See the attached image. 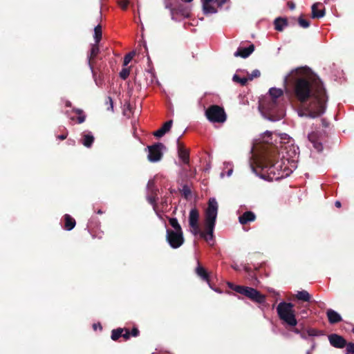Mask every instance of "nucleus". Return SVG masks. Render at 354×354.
Instances as JSON below:
<instances>
[{"label":"nucleus","instance_id":"nucleus-14","mask_svg":"<svg viewBox=\"0 0 354 354\" xmlns=\"http://www.w3.org/2000/svg\"><path fill=\"white\" fill-rule=\"evenodd\" d=\"M177 149L180 159L182 160L183 163L188 165L189 163V151L185 147V145L180 142L179 139L177 140Z\"/></svg>","mask_w":354,"mask_h":354},{"label":"nucleus","instance_id":"nucleus-49","mask_svg":"<svg viewBox=\"0 0 354 354\" xmlns=\"http://www.w3.org/2000/svg\"><path fill=\"white\" fill-rule=\"evenodd\" d=\"M308 333L310 336H315L317 334V330L315 329H310L308 331Z\"/></svg>","mask_w":354,"mask_h":354},{"label":"nucleus","instance_id":"nucleus-33","mask_svg":"<svg viewBox=\"0 0 354 354\" xmlns=\"http://www.w3.org/2000/svg\"><path fill=\"white\" fill-rule=\"evenodd\" d=\"M147 189L150 194H158V189L156 188L155 185V182L152 180H149L147 183Z\"/></svg>","mask_w":354,"mask_h":354},{"label":"nucleus","instance_id":"nucleus-60","mask_svg":"<svg viewBox=\"0 0 354 354\" xmlns=\"http://www.w3.org/2000/svg\"><path fill=\"white\" fill-rule=\"evenodd\" d=\"M295 332L296 333H299V330H298V329H295Z\"/></svg>","mask_w":354,"mask_h":354},{"label":"nucleus","instance_id":"nucleus-15","mask_svg":"<svg viewBox=\"0 0 354 354\" xmlns=\"http://www.w3.org/2000/svg\"><path fill=\"white\" fill-rule=\"evenodd\" d=\"M95 64L93 65V67L91 65H88L91 72L93 77H95L98 75L99 80H100L102 77V68L104 66V63L102 62V58H100L98 59H95Z\"/></svg>","mask_w":354,"mask_h":354},{"label":"nucleus","instance_id":"nucleus-7","mask_svg":"<svg viewBox=\"0 0 354 354\" xmlns=\"http://www.w3.org/2000/svg\"><path fill=\"white\" fill-rule=\"evenodd\" d=\"M205 116L212 122L223 123L227 115L223 107L218 105H211L205 111Z\"/></svg>","mask_w":354,"mask_h":354},{"label":"nucleus","instance_id":"nucleus-32","mask_svg":"<svg viewBox=\"0 0 354 354\" xmlns=\"http://www.w3.org/2000/svg\"><path fill=\"white\" fill-rule=\"evenodd\" d=\"M232 80L240 84L241 86H245L248 82V79L247 77H240L238 75H234L232 77Z\"/></svg>","mask_w":354,"mask_h":354},{"label":"nucleus","instance_id":"nucleus-53","mask_svg":"<svg viewBox=\"0 0 354 354\" xmlns=\"http://www.w3.org/2000/svg\"><path fill=\"white\" fill-rule=\"evenodd\" d=\"M335 206L337 208H340L342 207V203L339 201H336L335 202Z\"/></svg>","mask_w":354,"mask_h":354},{"label":"nucleus","instance_id":"nucleus-51","mask_svg":"<svg viewBox=\"0 0 354 354\" xmlns=\"http://www.w3.org/2000/svg\"><path fill=\"white\" fill-rule=\"evenodd\" d=\"M67 136H68V133H64L62 135L58 136L57 138L59 139V140H65L67 138Z\"/></svg>","mask_w":354,"mask_h":354},{"label":"nucleus","instance_id":"nucleus-35","mask_svg":"<svg viewBox=\"0 0 354 354\" xmlns=\"http://www.w3.org/2000/svg\"><path fill=\"white\" fill-rule=\"evenodd\" d=\"M135 55L136 53L134 51L130 52L128 54H127L124 57L123 66H127L129 63L132 60Z\"/></svg>","mask_w":354,"mask_h":354},{"label":"nucleus","instance_id":"nucleus-63","mask_svg":"<svg viewBox=\"0 0 354 354\" xmlns=\"http://www.w3.org/2000/svg\"><path fill=\"white\" fill-rule=\"evenodd\" d=\"M254 281H258V280L256 277H254Z\"/></svg>","mask_w":354,"mask_h":354},{"label":"nucleus","instance_id":"nucleus-9","mask_svg":"<svg viewBox=\"0 0 354 354\" xmlns=\"http://www.w3.org/2000/svg\"><path fill=\"white\" fill-rule=\"evenodd\" d=\"M149 150L148 159L150 162H158L162 158V149L164 148V145L161 142H157L152 145L147 147Z\"/></svg>","mask_w":354,"mask_h":354},{"label":"nucleus","instance_id":"nucleus-4","mask_svg":"<svg viewBox=\"0 0 354 354\" xmlns=\"http://www.w3.org/2000/svg\"><path fill=\"white\" fill-rule=\"evenodd\" d=\"M277 312L279 318L287 325L295 326L297 324L293 304L281 301L277 307Z\"/></svg>","mask_w":354,"mask_h":354},{"label":"nucleus","instance_id":"nucleus-57","mask_svg":"<svg viewBox=\"0 0 354 354\" xmlns=\"http://www.w3.org/2000/svg\"><path fill=\"white\" fill-rule=\"evenodd\" d=\"M286 136H287V134H286V133L282 134L281 138V139H286Z\"/></svg>","mask_w":354,"mask_h":354},{"label":"nucleus","instance_id":"nucleus-58","mask_svg":"<svg viewBox=\"0 0 354 354\" xmlns=\"http://www.w3.org/2000/svg\"><path fill=\"white\" fill-rule=\"evenodd\" d=\"M97 214H103V212H102L101 209H98V210L97 211Z\"/></svg>","mask_w":354,"mask_h":354},{"label":"nucleus","instance_id":"nucleus-31","mask_svg":"<svg viewBox=\"0 0 354 354\" xmlns=\"http://www.w3.org/2000/svg\"><path fill=\"white\" fill-rule=\"evenodd\" d=\"M180 192L182 196H183L186 199H188L191 196L192 191L187 185H184Z\"/></svg>","mask_w":354,"mask_h":354},{"label":"nucleus","instance_id":"nucleus-59","mask_svg":"<svg viewBox=\"0 0 354 354\" xmlns=\"http://www.w3.org/2000/svg\"><path fill=\"white\" fill-rule=\"evenodd\" d=\"M192 1L193 0H185V2H188V3H189V2Z\"/></svg>","mask_w":354,"mask_h":354},{"label":"nucleus","instance_id":"nucleus-56","mask_svg":"<svg viewBox=\"0 0 354 354\" xmlns=\"http://www.w3.org/2000/svg\"><path fill=\"white\" fill-rule=\"evenodd\" d=\"M66 106H68V107H71V102L70 101H66Z\"/></svg>","mask_w":354,"mask_h":354},{"label":"nucleus","instance_id":"nucleus-8","mask_svg":"<svg viewBox=\"0 0 354 354\" xmlns=\"http://www.w3.org/2000/svg\"><path fill=\"white\" fill-rule=\"evenodd\" d=\"M166 239L169 245L174 249L180 248L184 243L183 231L167 230Z\"/></svg>","mask_w":354,"mask_h":354},{"label":"nucleus","instance_id":"nucleus-64","mask_svg":"<svg viewBox=\"0 0 354 354\" xmlns=\"http://www.w3.org/2000/svg\"><path fill=\"white\" fill-rule=\"evenodd\" d=\"M352 332L354 333V327L352 328Z\"/></svg>","mask_w":354,"mask_h":354},{"label":"nucleus","instance_id":"nucleus-1","mask_svg":"<svg viewBox=\"0 0 354 354\" xmlns=\"http://www.w3.org/2000/svg\"><path fill=\"white\" fill-rule=\"evenodd\" d=\"M286 84H293L294 97L301 104L310 100L303 115L315 118L325 111L327 96L323 82L308 67L292 70L284 78Z\"/></svg>","mask_w":354,"mask_h":354},{"label":"nucleus","instance_id":"nucleus-61","mask_svg":"<svg viewBox=\"0 0 354 354\" xmlns=\"http://www.w3.org/2000/svg\"><path fill=\"white\" fill-rule=\"evenodd\" d=\"M93 328H94V329H96V328H97V325H96L95 324H93Z\"/></svg>","mask_w":354,"mask_h":354},{"label":"nucleus","instance_id":"nucleus-29","mask_svg":"<svg viewBox=\"0 0 354 354\" xmlns=\"http://www.w3.org/2000/svg\"><path fill=\"white\" fill-rule=\"evenodd\" d=\"M102 27L100 25H97L94 28V40L96 43H100L102 39Z\"/></svg>","mask_w":354,"mask_h":354},{"label":"nucleus","instance_id":"nucleus-37","mask_svg":"<svg viewBox=\"0 0 354 354\" xmlns=\"http://www.w3.org/2000/svg\"><path fill=\"white\" fill-rule=\"evenodd\" d=\"M298 23H299V25L303 28H307L309 27L310 26V22L309 21L303 18L302 16H300L298 19Z\"/></svg>","mask_w":354,"mask_h":354},{"label":"nucleus","instance_id":"nucleus-16","mask_svg":"<svg viewBox=\"0 0 354 354\" xmlns=\"http://www.w3.org/2000/svg\"><path fill=\"white\" fill-rule=\"evenodd\" d=\"M197 267L195 269V273L197 274L198 277H199L202 280L206 281L209 287L212 288L211 283H210V277L208 272L203 268L199 261H197Z\"/></svg>","mask_w":354,"mask_h":354},{"label":"nucleus","instance_id":"nucleus-40","mask_svg":"<svg viewBox=\"0 0 354 354\" xmlns=\"http://www.w3.org/2000/svg\"><path fill=\"white\" fill-rule=\"evenodd\" d=\"M86 115L84 113H83L82 115H79L78 117H77V118L71 117V120H76L78 124H82L86 120Z\"/></svg>","mask_w":354,"mask_h":354},{"label":"nucleus","instance_id":"nucleus-6","mask_svg":"<svg viewBox=\"0 0 354 354\" xmlns=\"http://www.w3.org/2000/svg\"><path fill=\"white\" fill-rule=\"evenodd\" d=\"M263 107L268 113L269 119L272 121L279 120L284 116L283 109L278 100L270 99L263 104Z\"/></svg>","mask_w":354,"mask_h":354},{"label":"nucleus","instance_id":"nucleus-36","mask_svg":"<svg viewBox=\"0 0 354 354\" xmlns=\"http://www.w3.org/2000/svg\"><path fill=\"white\" fill-rule=\"evenodd\" d=\"M309 141L313 144L315 142L319 141L320 140L319 133L318 132H312L309 133L308 136Z\"/></svg>","mask_w":354,"mask_h":354},{"label":"nucleus","instance_id":"nucleus-47","mask_svg":"<svg viewBox=\"0 0 354 354\" xmlns=\"http://www.w3.org/2000/svg\"><path fill=\"white\" fill-rule=\"evenodd\" d=\"M106 103H107V104H109V105H110V106H109V107L107 108V109H111L112 110L113 106V101H112V99H111V97H107V99H106Z\"/></svg>","mask_w":354,"mask_h":354},{"label":"nucleus","instance_id":"nucleus-42","mask_svg":"<svg viewBox=\"0 0 354 354\" xmlns=\"http://www.w3.org/2000/svg\"><path fill=\"white\" fill-rule=\"evenodd\" d=\"M313 147L318 151L320 152L323 150V145L320 140L319 141L313 143Z\"/></svg>","mask_w":354,"mask_h":354},{"label":"nucleus","instance_id":"nucleus-24","mask_svg":"<svg viewBox=\"0 0 354 354\" xmlns=\"http://www.w3.org/2000/svg\"><path fill=\"white\" fill-rule=\"evenodd\" d=\"M274 24L277 30L282 31L284 27L288 26V22L286 18L278 17L274 20Z\"/></svg>","mask_w":354,"mask_h":354},{"label":"nucleus","instance_id":"nucleus-2","mask_svg":"<svg viewBox=\"0 0 354 354\" xmlns=\"http://www.w3.org/2000/svg\"><path fill=\"white\" fill-rule=\"evenodd\" d=\"M283 160H276L275 156H263L252 169L264 180H278L289 174V169L286 166L283 167Z\"/></svg>","mask_w":354,"mask_h":354},{"label":"nucleus","instance_id":"nucleus-13","mask_svg":"<svg viewBox=\"0 0 354 354\" xmlns=\"http://www.w3.org/2000/svg\"><path fill=\"white\" fill-rule=\"evenodd\" d=\"M100 53V46L99 43H96L95 41L94 44H92L91 46V49L87 55V60L88 64L91 65L93 67L95 64V59H100L98 57V55Z\"/></svg>","mask_w":354,"mask_h":354},{"label":"nucleus","instance_id":"nucleus-62","mask_svg":"<svg viewBox=\"0 0 354 354\" xmlns=\"http://www.w3.org/2000/svg\"><path fill=\"white\" fill-rule=\"evenodd\" d=\"M232 170H230V171H228V175H230V174L232 173Z\"/></svg>","mask_w":354,"mask_h":354},{"label":"nucleus","instance_id":"nucleus-38","mask_svg":"<svg viewBox=\"0 0 354 354\" xmlns=\"http://www.w3.org/2000/svg\"><path fill=\"white\" fill-rule=\"evenodd\" d=\"M260 71L258 69H255L252 72L251 74L248 75V77L247 79H248V81H252L254 78L259 77H260Z\"/></svg>","mask_w":354,"mask_h":354},{"label":"nucleus","instance_id":"nucleus-44","mask_svg":"<svg viewBox=\"0 0 354 354\" xmlns=\"http://www.w3.org/2000/svg\"><path fill=\"white\" fill-rule=\"evenodd\" d=\"M124 329V331L122 333V337L125 339V340H127L130 338L131 337V335H130V330L129 329L127 328H123Z\"/></svg>","mask_w":354,"mask_h":354},{"label":"nucleus","instance_id":"nucleus-46","mask_svg":"<svg viewBox=\"0 0 354 354\" xmlns=\"http://www.w3.org/2000/svg\"><path fill=\"white\" fill-rule=\"evenodd\" d=\"M93 77L94 81L95 82L97 85H98V86L102 85L103 77H102V79L100 80H99L98 75H96V78H95V77Z\"/></svg>","mask_w":354,"mask_h":354},{"label":"nucleus","instance_id":"nucleus-18","mask_svg":"<svg viewBox=\"0 0 354 354\" xmlns=\"http://www.w3.org/2000/svg\"><path fill=\"white\" fill-rule=\"evenodd\" d=\"M172 120L166 122L161 128L153 132V136L157 138L163 136L166 133L169 132L172 126Z\"/></svg>","mask_w":354,"mask_h":354},{"label":"nucleus","instance_id":"nucleus-50","mask_svg":"<svg viewBox=\"0 0 354 354\" xmlns=\"http://www.w3.org/2000/svg\"><path fill=\"white\" fill-rule=\"evenodd\" d=\"M263 139L265 140V142H269L268 140H266V137H270L272 135V133L270 131H266L264 133Z\"/></svg>","mask_w":354,"mask_h":354},{"label":"nucleus","instance_id":"nucleus-55","mask_svg":"<svg viewBox=\"0 0 354 354\" xmlns=\"http://www.w3.org/2000/svg\"><path fill=\"white\" fill-rule=\"evenodd\" d=\"M277 153H274V154H272V155H268L267 156H275V159L276 160H279V157H277Z\"/></svg>","mask_w":354,"mask_h":354},{"label":"nucleus","instance_id":"nucleus-27","mask_svg":"<svg viewBox=\"0 0 354 354\" xmlns=\"http://www.w3.org/2000/svg\"><path fill=\"white\" fill-rule=\"evenodd\" d=\"M270 99L278 100V98L283 95V91L279 88H272L269 90Z\"/></svg>","mask_w":354,"mask_h":354},{"label":"nucleus","instance_id":"nucleus-52","mask_svg":"<svg viewBox=\"0 0 354 354\" xmlns=\"http://www.w3.org/2000/svg\"><path fill=\"white\" fill-rule=\"evenodd\" d=\"M288 6L289 8L291 9V10H293L295 8V3L293 2H291V1H289L288 3Z\"/></svg>","mask_w":354,"mask_h":354},{"label":"nucleus","instance_id":"nucleus-17","mask_svg":"<svg viewBox=\"0 0 354 354\" xmlns=\"http://www.w3.org/2000/svg\"><path fill=\"white\" fill-rule=\"evenodd\" d=\"M254 50V44H250L247 48L239 47L237 50L234 53L235 57H241L242 58H247L249 57Z\"/></svg>","mask_w":354,"mask_h":354},{"label":"nucleus","instance_id":"nucleus-41","mask_svg":"<svg viewBox=\"0 0 354 354\" xmlns=\"http://www.w3.org/2000/svg\"><path fill=\"white\" fill-rule=\"evenodd\" d=\"M346 354H354V343H348L346 348Z\"/></svg>","mask_w":354,"mask_h":354},{"label":"nucleus","instance_id":"nucleus-28","mask_svg":"<svg viewBox=\"0 0 354 354\" xmlns=\"http://www.w3.org/2000/svg\"><path fill=\"white\" fill-rule=\"evenodd\" d=\"M124 331L123 328H118L116 329H113L111 331V339L113 341H117L120 337H122V333Z\"/></svg>","mask_w":354,"mask_h":354},{"label":"nucleus","instance_id":"nucleus-20","mask_svg":"<svg viewBox=\"0 0 354 354\" xmlns=\"http://www.w3.org/2000/svg\"><path fill=\"white\" fill-rule=\"evenodd\" d=\"M328 322L331 324H337L342 320V317L336 311L328 309L326 312Z\"/></svg>","mask_w":354,"mask_h":354},{"label":"nucleus","instance_id":"nucleus-25","mask_svg":"<svg viewBox=\"0 0 354 354\" xmlns=\"http://www.w3.org/2000/svg\"><path fill=\"white\" fill-rule=\"evenodd\" d=\"M320 3H315L312 6V16L313 18H322L325 15V9L318 10L317 7L321 6Z\"/></svg>","mask_w":354,"mask_h":354},{"label":"nucleus","instance_id":"nucleus-54","mask_svg":"<svg viewBox=\"0 0 354 354\" xmlns=\"http://www.w3.org/2000/svg\"><path fill=\"white\" fill-rule=\"evenodd\" d=\"M322 125L325 127H327L328 125V123L324 119H322Z\"/></svg>","mask_w":354,"mask_h":354},{"label":"nucleus","instance_id":"nucleus-30","mask_svg":"<svg viewBox=\"0 0 354 354\" xmlns=\"http://www.w3.org/2000/svg\"><path fill=\"white\" fill-rule=\"evenodd\" d=\"M169 223L171 225V226L174 229V231H183L182 227L176 218H169Z\"/></svg>","mask_w":354,"mask_h":354},{"label":"nucleus","instance_id":"nucleus-48","mask_svg":"<svg viewBox=\"0 0 354 354\" xmlns=\"http://www.w3.org/2000/svg\"><path fill=\"white\" fill-rule=\"evenodd\" d=\"M73 111L74 113H75L76 114H77L78 115H82V114L84 113V111H83V110H82V109H76V108H75V109H73Z\"/></svg>","mask_w":354,"mask_h":354},{"label":"nucleus","instance_id":"nucleus-21","mask_svg":"<svg viewBox=\"0 0 354 354\" xmlns=\"http://www.w3.org/2000/svg\"><path fill=\"white\" fill-rule=\"evenodd\" d=\"M213 0H202L203 8L205 14L216 13L217 10L212 6L210 5V2ZM225 2V0H222L220 5H222Z\"/></svg>","mask_w":354,"mask_h":354},{"label":"nucleus","instance_id":"nucleus-43","mask_svg":"<svg viewBox=\"0 0 354 354\" xmlns=\"http://www.w3.org/2000/svg\"><path fill=\"white\" fill-rule=\"evenodd\" d=\"M129 0H120L119 1V5L122 10H126L129 6Z\"/></svg>","mask_w":354,"mask_h":354},{"label":"nucleus","instance_id":"nucleus-3","mask_svg":"<svg viewBox=\"0 0 354 354\" xmlns=\"http://www.w3.org/2000/svg\"><path fill=\"white\" fill-rule=\"evenodd\" d=\"M218 203L214 198L209 199L208 205L205 212V230L198 234L204 239L209 244L213 245L210 242H214V230L216 225L218 214Z\"/></svg>","mask_w":354,"mask_h":354},{"label":"nucleus","instance_id":"nucleus-45","mask_svg":"<svg viewBox=\"0 0 354 354\" xmlns=\"http://www.w3.org/2000/svg\"><path fill=\"white\" fill-rule=\"evenodd\" d=\"M139 334H140V331L136 327L133 328L132 330L130 331V335L132 337H138L139 335Z\"/></svg>","mask_w":354,"mask_h":354},{"label":"nucleus","instance_id":"nucleus-19","mask_svg":"<svg viewBox=\"0 0 354 354\" xmlns=\"http://www.w3.org/2000/svg\"><path fill=\"white\" fill-rule=\"evenodd\" d=\"M256 219V216L254 212L247 211L239 217V221L241 224L245 225L249 222L254 221Z\"/></svg>","mask_w":354,"mask_h":354},{"label":"nucleus","instance_id":"nucleus-5","mask_svg":"<svg viewBox=\"0 0 354 354\" xmlns=\"http://www.w3.org/2000/svg\"><path fill=\"white\" fill-rule=\"evenodd\" d=\"M228 287L234 291L245 296L251 301L261 304L266 302V296L259 290L251 287L234 285L232 283H227Z\"/></svg>","mask_w":354,"mask_h":354},{"label":"nucleus","instance_id":"nucleus-23","mask_svg":"<svg viewBox=\"0 0 354 354\" xmlns=\"http://www.w3.org/2000/svg\"><path fill=\"white\" fill-rule=\"evenodd\" d=\"M82 143L86 147H91L94 142V136L91 134V133H82Z\"/></svg>","mask_w":354,"mask_h":354},{"label":"nucleus","instance_id":"nucleus-11","mask_svg":"<svg viewBox=\"0 0 354 354\" xmlns=\"http://www.w3.org/2000/svg\"><path fill=\"white\" fill-rule=\"evenodd\" d=\"M166 8L170 10L172 19H177L178 16L189 17V11L183 4L174 8L171 6V4H167Z\"/></svg>","mask_w":354,"mask_h":354},{"label":"nucleus","instance_id":"nucleus-39","mask_svg":"<svg viewBox=\"0 0 354 354\" xmlns=\"http://www.w3.org/2000/svg\"><path fill=\"white\" fill-rule=\"evenodd\" d=\"M130 73V70L129 68H124L120 72V77L122 80H126Z\"/></svg>","mask_w":354,"mask_h":354},{"label":"nucleus","instance_id":"nucleus-12","mask_svg":"<svg viewBox=\"0 0 354 354\" xmlns=\"http://www.w3.org/2000/svg\"><path fill=\"white\" fill-rule=\"evenodd\" d=\"M330 344L335 348H343L346 347L348 343L346 340L341 335L337 334H331L328 336Z\"/></svg>","mask_w":354,"mask_h":354},{"label":"nucleus","instance_id":"nucleus-22","mask_svg":"<svg viewBox=\"0 0 354 354\" xmlns=\"http://www.w3.org/2000/svg\"><path fill=\"white\" fill-rule=\"evenodd\" d=\"M64 229L66 230L70 231L73 230L75 225L76 221L69 214H65L64 216Z\"/></svg>","mask_w":354,"mask_h":354},{"label":"nucleus","instance_id":"nucleus-10","mask_svg":"<svg viewBox=\"0 0 354 354\" xmlns=\"http://www.w3.org/2000/svg\"><path fill=\"white\" fill-rule=\"evenodd\" d=\"M188 220L192 233L197 235L201 229L199 226V211L196 207L190 210Z\"/></svg>","mask_w":354,"mask_h":354},{"label":"nucleus","instance_id":"nucleus-26","mask_svg":"<svg viewBox=\"0 0 354 354\" xmlns=\"http://www.w3.org/2000/svg\"><path fill=\"white\" fill-rule=\"evenodd\" d=\"M295 297L303 301L309 302L311 299V295L306 290L298 291L297 294L295 295Z\"/></svg>","mask_w":354,"mask_h":354},{"label":"nucleus","instance_id":"nucleus-34","mask_svg":"<svg viewBox=\"0 0 354 354\" xmlns=\"http://www.w3.org/2000/svg\"><path fill=\"white\" fill-rule=\"evenodd\" d=\"M157 196H158V194H149V195L147 196V201L151 205H153V208L155 209L157 204H156V201H157Z\"/></svg>","mask_w":354,"mask_h":354}]
</instances>
